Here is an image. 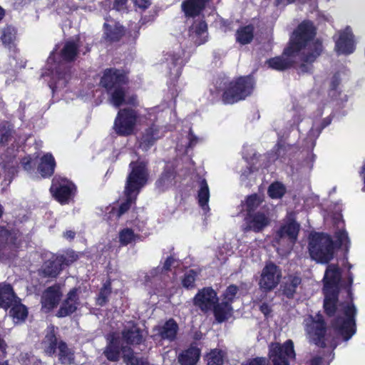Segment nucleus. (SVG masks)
<instances>
[{"instance_id": "1", "label": "nucleus", "mask_w": 365, "mask_h": 365, "mask_svg": "<svg viewBox=\"0 0 365 365\" xmlns=\"http://www.w3.org/2000/svg\"><path fill=\"white\" fill-rule=\"evenodd\" d=\"M316 34L313 22L303 21L294 31L282 55L268 58L265 65L277 71L294 68L299 75L311 73L314 69L313 63L323 51L322 43L319 39L309 45Z\"/></svg>"}, {"instance_id": "2", "label": "nucleus", "mask_w": 365, "mask_h": 365, "mask_svg": "<svg viewBox=\"0 0 365 365\" xmlns=\"http://www.w3.org/2000/svg\"><path fill=\"white\" fill-rule=\"evenodd\" d=\"M336 242L331 237L324 232H315L309 237V252L312 259L322 264L329 263L333 258L335 247L343 245L347 250L350 240L345 230H339L334 234Z\"/></svg>"}, {"instance_id": "3", "label": "nucleus", "mask_w": 365, "mask_h": 365, "mask_svg": "<svg viewBox=\"0 0 365 365\" xmlns=\"http://www.w3.org/2000/svg\"><path fill=\"white\" fill-rule=\"evenodd\" d=\"M354 282V274L348 272L346 282L344 288L346 289L350 302H342V313L344 316L338 315L335 319L331 320V326L335 332L341 336L344 341L349 340L356 332V308L353 302V293L351 287Z\"/></svg>"}, {"instance_id": "4", "label": "nucleus", "mask_w": 365, "mask_h": 365, "mask_svg": "<svg viewBox=\"0 0 365 365\" xmlns=\"http://www.w3.org/2000/svg\"><path fill=\"white\" fill-rule=\"evenodd\" d=\"M129 71L124 68L110 67L104 69L99 86L110 95L111 103L116 108L122 106L125 100V86L129 83Z\"/></svg>"}, {"instance_id": "5", "label": "nucleus", "mask_w": 365, "mask_h": 365, "mask_svg": "<svg viewBox=\"0 0 365 365\" xmlns=\"http://www.w3.org/2000/svg\"><path fill=\"white\" fill-rule=\"evenodd\" d=\"M106 345L103 355L111 362H117L123 354V359L127 365H151L147 357H137L133 349L122 344L121 338L117 332H110L106 336Z\"/></svg>"}, {"instance_id": "6", "label": "nucleus", "mask_w": 365, "mask_h": 365, "mask_svg": "<svg viewBox=\"0 0 365 365\" xmlns=\"http://www.w3.org/2000/svg\"><path fill=\"white\" fill-rule=\"evenodd\" d=\"M255 81L251 75L242 76L223 83L222 101L225 105H232L244 101L253 93Z\"/></svg>"}, {"instance_id": "7", "label": "nucleus", "mask_w": 365, "mask_h": 365, "mask_svg": "<svg viewBox=\"0 0 365 365\" xmlns=\"http://www.w3.org/2000/svg\"><path fill=\"white\" fill-rule=\"evenodd\" d=\"M130 172L127 176L125 189L129 195H137L147 184L149 179L148 162L138 159L129 164Z\"/></svg>"}, {"instance_id": "8", "label": "nucleus", "mask_w": 365, "mask_h": 365, "mask_svg": "<svg viewBox=\"0 0 365 365\" xmlns=\"http://www.w3.org/2000/svg\"><path fill=\"white\" fill-rule=\"evenodd\" d=\"M304 322V329L309 341L319 348H326L328 327L323 315L320 312L315 316L309 315Z\"/></svg>"}, {"instance_id": "9", "label": "nucleus", "mask_w": 365, "mask_h": 365, "mask_svg": "<svg viewBox=\"0 0 365 365\" xmlns=\"http://www.w3.org/2000/svg\"><path fill=\"white\" fill-rule=\"evenodd\" d=\"M49 190L54 200L64 205L74 201L77 187L68 178L56 175L52 179Z\"/></svg>"}, {"instance_id": "10", "label": "nucleus", "mask_w": 365, "mask_h": 365, "mask_svg": "<svg viewBox=\"0 0 365 365\" xmlns=\"http://www.w3.org/2000/svg\"><path fill=\"white\" fill-rule=\"evenodd\" d=\"M138 111L133 108L120 109L115 117L113 128L119 136L127 137L134 132L138 119Z\"/></svg>"}, {"instance_id": "11", "label": "nucleus", "mask_w": 365, "mask_h": 365, "mask_svg": "<svg viewBox=\"0 0 365 365\" xmlns=\"http://www.w3.org/2000/svg\"><path fill=\"white\" fill-rule=\"evenodd\" d=\"M282 277L281 268L272 261L267 262L259 277V289L265 294L273 291L279 285Z\"/></svg>"}, {"instance_id": "12", "label": "nucleus", "mask_w": 365, "mask_h": 365, "mask_svg": "<svg viewBox=\"0 0 365 365\" xmlns=\"http://www.w3.org/2000/svg\"><path fill=\"white\" fill-rule=\"evenodd\" d=\"M269 356L273 365H289V359H294L296 356L293 341L288 339L283 345L279 343H272Z\"/></svg>"}, {"instance_id": "13", "label": "nucleus", "mask_w": 365, "mask_h": 365, "mask_svg": "<svg viewBox=\"0 0 365 365\" xmlns=\"http://www.w3.org/2000/svg\"><path fill=\"white\" fill-rule=\"evenodd\" d=\"M218 301L217 294L211 287L199 289L192 299L194 306L199 308L203 313L211 311Z\"/></svg>"}, {"instance_id": "14", "label": "nucleus", "mask_w": 365, "mask_h": 365, "mask_svg": "<svg viewBox=\"0 0 365 365\" xmlns=\"http://www.w3.org/2000/svg\"><path fill=\"white\" fill-rule=\"evenodd\" d=\"M299 231L300 224L294 216L290 215L276 232L275 239L277 242L286 240L289 244L293 245L297 241Z\"/></svg>"}, {"instance_id": "15", "label": "nucleus", "mask_w": 365, "mask_h": 365, "mask_svg": "<svg viewBox=\"0 0 365 365\" xmlns=\"http://www.w3.org/2000/svg\"><path fill=\"white\" fill-rule=\"evenodd\" d=\"M63 292L59 283L48 287L43 292L41 297L42 308L49 312L56 308L59 304Z\"/></svg>"}, {"instance_id": "16", "label": "nucleus", "mask_w": 365, "mask_h": 365, "mask_svg": "<svg viewBox=\"0 0 365 365\" xmlns=\"http://www.w3.org/2000/svg\"><path fill=\"white\" fill-rule=\"evenodd\" d=\"M80 304V298L78 289L76 287L71 289L63 300L56 316L58 318H63L71 316L76 312Z\"/></svg>"}, {"instance_id": "17", "label": "nucleus", "mask_w": 365, "mask_h": 365, "mask_svg": "<svg viewBox=\"0 0 365 365\" xmlns=\"http://www.w3.org/2000/svg\"><path fill=\"white\" fill-rule=\"evenodd\" d=\"M245 232L252 231L258 233L262 232L270 223L269 216L264 212L257 211L245 217Z\"/></svg>"}, {"instance_id": "18", "label": "nucleus", "mask_w": 365, "mask_h": 365, "mask_svg": "<svg viewBox=\"0 0 365 365\" xmlns=\"http://www.w3.org/2000/svg\"><path fill=\"white\" fill-rule=\"evenodd\" d=\"M177 175L176 167L173 164H166L155 182V188L159 192L167 191L175 184Z\"/></svg>"}, {"instance_id": "19", "label": "nucleus", "mask_w": 365, "mask_h": 365, "mask_svg": "<svg viewBox=\"0 0 365 365\" xmlns=\"http://www.w3.org/2000/svg\"><path fill=\"white\" fill-rule=\"evenodd\" d=\"M356 49L354 36L351 29L347 26L339 33L338 39L335 42V51L338 55H349Z\"/></svg>"}, {"instance_id": "20", "label": "nucleus", "mask_w": 365, "mask_h": 365, "mask_svg": "<svg viewBox=\"0 0 365 365\" xmlns=\"http://www.w3.org/2000/svg\"><path fill=\"white\" fill-rule=\"evenodd\" d=\"M341 280V270L338 264H328L323 278V291H339Z\"/></svg>"}, {"instance_id": "21", "label": "nucleus", "mask_w": 365, "mask_h": 365, "mask_svg": "<svg viewBox=\"0 0 365 365\" xmlns=\"http://www.w3.org/2000/svg\"><path fill=\"white\" fill-rule=\"evenodd\" d=\"M162 137L160 127L153 123L142 132L139 139L140 148L143 150L148 151Z\"/></svg>"}, {"instance_id": "22", "label": "nucleus", "mask_w": 365, "mask_h": 365, "mask_svg": "<svg viewBox=\"0 0 365 365\" xmlns=\"http://www.w3.org/2000/svg\"><path fill=\"white\" fill-rule=\"evenodd\" d=\"M179 330V326L173 318L168 319L162 326H156L153 331H157V334L153 336L154 339L160 338V341L168 340L174 341L177 338Z\"/></svg>"}, {"instance_id": "23", "label": "nucleus", "mask_w": 365, "mask_h": 365, "mask_svg": "<svg viewBox=\"0 0 365 365\" xmlns=\"http://www.w3.org/2000/svg\"><path fill=\"white\" fill-rule=\"evenodd\" d=\"M324 294L323 309L327 317L329 318L335 317L334 318L335 319L339 314L344 316L342 313L343 307H341V304H339L341 309L336 316L338 310L339 291H324Z\"/></svg>"}, {"instance_id": "24", "label": "nucleus", "mask_w": 365, "mask_h": 365, "mask_svg": "<svg viewBox=\"0 0 365 365\" xmlns=\"http://www.w3.org/2000/svg\"><path fill=\"white\" fill-rule=\"evenodd\" d=\"M132 326L125 327L121 331V336L127 346H138L144 341L143 330L134 322H130Z\"/></svg>"}, {"instance_id": "25", "label": "nucleus", "mask_w": 365, "mask_h": 365, "mask_svg": "<svg viewBox=\"0 0 365 365\" xmlns=\"http://www.w3.org/2000/svg\"><path fill=\"white\" fill-rule=\"evenodd\" d=\"M125 28L118 21H115L113 24H103V38L106 42L118 43L125 35Z\"/></svg>"}, {"instance_id": "26", "label": "nucleus", "mask_w": 365, "mask_h": 365, "mask_svg": "<svg viewBox=\"0 0 365 365\" xmlns=\"http://www.w3.org/2000/svg\"><path fill=\"white\" fill-rule=\"evenodd\" d=\"M0 38L3 45L9 49L13 56L19 52L16 46L17 29L14 26L6 25L1 31Z\"/></svg>"}, {"instance_id": "27", "label": "nucleus", "mask_w": 365, "mask_h": 365, "mask_svg": "<svg viewBox=\"0 0 365 365\" xmlns=\"http://www.w3.org/2000/svg\"><path fill=\"white\" fill-rule=\"evenodd\" d=\"M201 356V349L195 343H192L189 347L182 351L178 356V361L180 365H196Z\"/></svg>"}, {"instance_id": "28", "label": "nucleus", "mask_w": 365, "mask_h": 365, "mask_svg": "<svg viewBox=\"0 0 365 365\" xmlns=\"http://www.w3.org/2000/svg\"><path fill=\"white\" fill-rule=\"evenodd\" d=\"M19 299L11 284L0 282V308L7 310Z\"/></svg>"}, {"instance_id": "29", "label": "nucleus", "mask_w": 365, "mask_h": 365, "mask_svg": "<svg viewBox=\"0 0 365 365\" xmlns=\"http://www.w3.org/2000/svg\"><path fill=\"white\" fill-rule=\"evenodd\" d=\"M302 278L297 274H288L281 284L282 294L287 299H294L298 287L302 284Z\"/></svg>"}, {"instance_id": "30", "label": "nucleus", "mask_w": 365, "mask_h": 365, "mask_svg": "<svg viewBox=\"0 0 365 365\" xmlns=\"http://www.w3.org/2000/svg\"><path fill=\"white\" fill-rule=\"evenodd\" d=\"M207 3V0H184L181 8L186 17L195 18L201 14Z\"/></svg>"}, {"instance_id": "31", "label": "nucleus", "mask_w": 365, "mask_h": 365, "mask_svg": "<svg viewBox=\"0 0 365 365\" xmlns=\"http://www.w3.org/2000/svg\"><path fill=\"white\" fill-rule=\"evenodd\" d=\"M63 258L56 256L44 262L42 267V274L45 277L56 278L64 269L63 266Z\"/></svg>"}, {"instance_id": "32", "label": "nucleus", "mask_w": 365, "mask_h": 365, "mask_svg": "<svg viewBox=\"0 0 365 365\" xmlns=\"http://www.w3.org/2000/svg\"><path fill=\"white\" fill-rule=\"evenodd\" d=\"M56 166L54 157L51 153H47L41 158L38 171L43 178H48L53 175Z\"/></svg>"}, {"instance_id": "33", "label": "nucleus", "mask_w": 365, "mask_h": 365, "mask_svg": "<svg viewBox=\"0 0 365 365\" xmlns=\"http://www.w3.org/2000/svg\"><path fill=\"white\" fill-rule=\"evenodd\" d=\"M42 346L45 354L52 356L56 353L59 341L56 336V333L54 328L46 332L43 340L42 341Z\"/></svg>"}, {"instance_id": "34", "label": "nucleus", "mask_w": 365, "mask_h": 365, "mask_svg": "<svg viewBox=\"0 0 365 365\" xmlns=\"http://www.w3.org/2000/svg\"><path fill=\"white\" fill-rule=\"evenodd\" d=\"M58 359L62 365H71L75 363V351L69 348L67 343L63 340L59 341L58 346Z\"/></svg>"}, {"instance_id": "35", "label": "nucleus", "mask_w": 365, "mask_h": 365, "mask_svg": "<svg viewBox=\"0 0 365 365\" xmlns=\"http://www.w3.org/2000/svg\"><path fill=\"white\" fill-rule=\"evenodd\" d=\"M9 309V316L14 323L25 322L29 314L28 308L21 303L20 298L14 302Z\"/></svg>"}, {"instance_id": "36", "label": "nucleus", "mask_w": 365, "mask_h": 365, "mask_svg": "<svg viewBox=\"0 0 365 365\" xmlns=\"http://www.w3.org/2000/svg\"><path fill=\"white\" fill-rule=\"evenodd\" d=\"M79 46L74 41H68L60 51L61 59L67 63L73 62L78 55Z\"/></svg>"}, {"instance_id": "37", "label": "nucleus", "mask_w": 365, "mask_h": 365, "mask_svg": "<svg viewBox=\"0 0 365 365\" xmlns=\"http://www.w3.org/2000/svg\"><path fill=\"white\" fill-rule=\"evenodd\" d=\"M124 193L125 195V200L121 202L118 207H112L110 214H113L115 216L116 219H119L126 213L131 207L133 204L135 203L136 196L135 193H130L129 195L126 192V190H124Z\"/></svg>"}, {"instance_id": "38", "label": "nucleus", "mask_w": 365, "mask_h": 365, "mask_svg": "<svg viewBox=\"0 0 365 365\" xmlns=\"http://www.w3.org/2000/svg\"><path fill=\"white\" fill-rule=\"evenodd\" d=\"M216 321L222 323L228 319L230 312L232 310V305L229 302H218L212 308Z\"/></svg>"}, {"instance_id": "39", "label": "nucleus", "mask_w": 365, "mask_h": 365, "mask_svg": "<svg viewBox=\"0 0 365 365\" xmlns=\"http://www.w3.org/2000/svg\"><path fill=\"white\" fill-rule=\"evenodd\" d=\"M141 236L139 234H135L133 229L125 227L119 231L118 241L121 246L125 247L130 244L135 243L136 241L140 240Z\"/></svg>"}, {"instance_id": "40", "label": "nucleus", "mask_w": 365, "mask_h": 365, "mask_svg": "<svg viewBox=\"0 0 365 365\" xmlns=\"http://www.w3.org/2000/svg\"><path fill=\"white\" fill-rule=\"evenodd\" d=\"M254 37V28L251 25L242 26L237 30L236 41L242 45L250 43Z\"/></svg>"}, {"instance_id": "41", "label": "nucleus", "mask_w": 365, "mask_h": 365, "mask_svg": "<svg viewBox=\"0 0 365 365\" xmlns=\"http://www.w3.org/2000/svg\"><path fill=\"white\" fill-rule=\"evenodd\" d=\"M226 353L220 349H211L205 357L207 365H223Z\"/></svg>"}, {"instance_id": "42", "label": "nucleus", "mask_w": 365, "mask_h": 365, "mask_svg": "<svg viewBox=\"0 0 365 365\" xmlns=\"http://www.w3.org/2000/svg\"><path fill=\"white\" fill-rule=\"evenodd\" d=\"M199 190L197 191L198 204L202 208L208 206L210 199V190L205 178H200L199 181Z\"/></svg>"}, {"instance_id": "43", "label": "nucleus", "mask_w": 365, "mask_h": 365, "mask_svg": "<svg viewBox=\"0 0 365 365\" xmlns=\"http://www.w3.org/2000/svg\"><path fill=\"white\" fill-rule=\"evenodd\" d=\"M112 293L110 279L106 280L100 289L96 297V304L100 307L105 306L108 302V298Z\"/></svg>"}, {"instance_id": "44", "label": "nucleus", "mask_w": 365, "mask_h": 365, "mask_svg": "<svg viewBox=\"0 0 365 365\" xmlns=\"http://www.w3.org/2000/svg\"><path fill=\"white\" fill-rule=\"evenodd\" d=\"M262 202V200L257 193L248 195L245 200V215L257 212L256 210Z\"/></svg>"}, {"instance_id": "45", "label": "nucleus", "mask_w": 365, "mask_h": 365, "mask_svg": "<svg viewBox=\"0 0 365 365\" xmlns=\"http://www.w3.org/2000/svg\"><path fill=\"white\" fill-rule=\"evenodd\" d=\"M285 193V186L278 181L271 183L267 189V194L272 199H281Z\"/></svg>"}, {"instance_id": "46", "label": "nucleus", "mask_w": 365, "mask_h": 365, "mask_svg": "<svg viewBox=\"0 0 365 365\" xmlns=\"http://www.w3.org/2000/svg\"><path fill=\"white\" fill-rule=\"evenodd\" d=\"M14 130L7 122L0 124V145H6L12 139Z\"/></svg>"}, {"instance_id": "47", "label": "nucleus", "mask_w": 365, "mask_h": 365, "mask_svg": "<svg viewBox=\"0 0 365 365\" xmlns=\"http://www.w3.org/2000/svg\"><path fill=\"white\" fill-rule=\"evenodd\" d=\"M197 277L194 269H189L186 272L181 280L182 286L186 289H192L195 287V281Z\"/></svg>"}, {"instance_id": "48", "label": "nucleus", "mask_w": 365, "mask_h": 365, "mask_svg": "<svg viewBox=\"0 0 365 365\" xmlns=\"http://www.w3.org/2000/svg\"><path fill=\"white\" fill-rule=\"evenodd\" d=\"M239 291V288L235 284L229 285L225 290L222 297L223 302H229L230 304L234 302L236 294Z\"/></svg>"}, {"instance_id": "49", "label": "nucleus", "mask_w": 365, "mask_h": 365, "mask_svg": "<svg viewBox=\"0 0 365 365\" xmlns=\"http://www.w3.org/2000/svg\"><path fill=\"white\" fill-rule=\"evenodd\" d=\"M42 364L41 359L28 353L21 358V365H42Z\"/></svg>"}, {"instance_id": "50", "label": "nucleus", "mask_w": 365, "mask_h": 365, "mask_svg": "<svg viewBox=\"0 0 365 365\" xmlns=\"http://www.w3.org/2000/svg\"><path fill=\"white\" fill-rule=\"evenodd\" d=\"M58 257H62L63 258V268H65L66 267L70 266L71 264H73L74 262H76L78 259V255H76L73 252L70 254H67L66 256L64 255H58Z\"/></svg>"}, {"instance_id": "51", "label": "nucleus", "mask_w": 365, "mask_h": 365, "mask_svg": "<svg viewBox=\"0 0 365 365\" xmlns=\"http://www.w3.org/2000/svg\"><path fill=\"white\" fill-rule=\"evenodd\" d=\"M207 31V24L205 21L202 20L194 26V31L197 36L203 34Z\"/></svg>"}, {"instance_id": "52", "label": "nucleus", "mask_w": 365, "mask_h": 365, "mask_svg": "<svg viewBox=\"0 0 365 365\" xmlns=\"http://www.w3.org/2000/svg\"><path fill=\"white\" fill-rule=\"evenodd\" d=\"M341 83L340 75L338 72L335 73L330 82V91H337V89Z\"/></svg>"}, {"instance_id": "53", "label": "nucleus", "mask_w": 365, "mask_h": 365, "mask_svg": "<svg viewBox=\"0 0 365 365\" xmlns=\"http://www.w3.org/2000/svg\"><path fill=\"white\" fill-rule=\"evenodd\" d=\"M20 163L25 170L31 171L33 169V160L30 155L22 158Z\"/></svg>"}, {"instance_id": "54", "label": "nucleus", "mask_w": 365, "mask_h": 365, "mask_svg": "<svg viewBox=\"0 0 365 365\" xmlns=\"http://www.w3.org/2000/svg\"><path fill=\"white\" fill-rule=\"evenodd\" d=\"M133 1L135 6L138 7L143 11L148 9L152 4L151 0H133Z\"/></svg>"}, {"instance_id": "55", "label": "nucleus", "mask_w": 365, "mask_h": 365, "mask_svg": "<svg viewBox=\"0 0 365 365\" xmlns=\"http://www.w3.org/2000/svg\"><path fill=\"white\" fill-rule=\"evenodd\" d=\"M126 104L130 105L134 107H136L138 106V96L135 94H133L128 98H126V96H125V100L123 103H122V106Z\"/></svg>"}, {"instance_id": "56", "label": "nucleus", "mask_w": 365, "mask_h": 365, "mask_svg": "<svg viewBox=\"0 0 365 365\" xmlns=\"http://www.w3.org/2000/svg\"><path fill=\"white\" fill-rule=\"evenodd\" d=\"M175 262V259L173 256H169L166 258L164 264L163 266V271L168 272L171 270V267Z\"/></svg>"}, {"instance_id": "57", "label": "nucleus", "mask_w": 365, "mask_h": 365, "mask_svg": "<svg viewBox=\"0 0 365 365\" xmlns=\"http://www.w3.org/2000/svg\"><path fill=\"white\" fill-rule=\"evenodd\" d=\"M259 309L266 318H267L272 312L271 307L267 302H263L260 304Z\"/></svg>"}, {"instance_id": "58", "label": "nucleus", "mask_w": 365, "mask_h": 365, "mask_svg": "<svg viewBox=\"0 0 365 365\" xmlns=\"http://www.w3.org/2000/svg\"><path fill=\"white\" fill-rule=\"evenodd\" d=\"M127 2L128 0H114L113 9H115L117 11H121L124 9Z\"/></svg>"}, {"instance_id": "59", "label": "nucleus", "mask_w": 365, "mask_h": 365, "mask_svg": "<svg viewBox=\"0 0 365 365\" xmlns=\"http://www.w3.org/2000/svg\"><path fill=\"white\" fill-rule=\"evenodd\" d=\"M189 143L187 145L188 148L194 147L198 142V138L195 136L190 130L188 133Z\"/></svg>"}, {"instance_id": "60", "label": "nucleus", "mask_w": 365, "mask_h": 365, "mask_svg": "<svg viewBox=\"0 0 365 365\" xmlns=\"http://www.w3.org/2000/svg\"><path fill=\"white\" fill-rule=\"evenodd\" d=\"M8 346L6 342V341L4 339V338L0 335V351L3 354V355L5 356L6 354V349Z\"/></svg>"}, {"instance_id": "61", "label": "nucleus", "mask_w": 365, "mask_h": 365, "mask_svg": "<svg viewBox=\"0 0 365 365\" xmlns=\"http://www.w3.org/2000/svg\"><path fill=\"white\" fill-rule=\"evenodd\" d=\"M322 357L319 356H314L309 360V365H321L322 364Z\"/></svg>"}, {"instance_id": "62", "label": "nucleus", "mask_w": 365, "mask_h": 365, "mask_svg": "<svg viewBox=\"0 0 365 365\" xmlns=\"http://www.w3.org/2000/svg\"><path fill=\"white\" fill-rule=\"evenodd\" d=\"M172 64L175 66L178 64V61L181 59V56L178 53H172L170 55Z\"/></svg>"}, {"instance_id": "63", "label": "nucleus", "mask_w": 365, "mask_h": 365, "mask_svg": "<svg viewBox=\"0 0 365 365\" xmlns=\"http://www.w3.org/2000/svg\"><path fill=\"white\" fill-rule=\"evenodd\" d=\"M63 237L69 241L73 240L76 237V232L73 230H66L63 233Z\"/></svg>"}, {"instance_id": "64", "label": "nucleus", "mask_w": 365, "mask_h": 365, "mask_svg": "<svg viewBox=\"0 0 365 365\" xmlns=\"http://www.w3.org/2000/svg\"><path fill=\"white\" fill-rule=\"evenodd\" d=\"M332 118L330 116L324 118L321 122V129H324L331 124Z\"/></svg>"}]
</instances>
